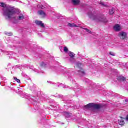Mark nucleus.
<instances>
[{"instance_id":"nucleus-28","label":"nucleus","mask_w":128,"mask_h":128,"mask_svg":"<svg viewBox=\"0 0 128 128\" xmlns=\"http://www.w3.org/2000/svg\"><path fill=\"white\" fill-rule=\"evenodd\" d=\"M125 102H128V100L127 99V100H125Z\"/></svg>"},{"instance_id":"nucleus-10","label":"nucleus","mask_w":128,"mask_h":128,"mask_svg":"<svg viewBox=\"0 0 128 128\" xmlns=\"http://www.w3.org/2000/svg\"><path fill=\"white\" fill-rule=\"evenodd\" d=\"M118 80H119L120 82H124V80H126V78H124V76H120L118 78Z\"/></svg>"},{"instance_id":"nucleus-23","label":"nucleus","mask_w":128,"mask_h":128,"mask_svg":"<svg viewBox=\"0 0 128 128\" xmlns=\"http://www.w3.org/2000/svg\"><path fill=\"white\" fill-rule=\"evenodd\" d=\"M6 34H7V36H12V33H7Z\"/></svg>"},{"instance_id":"nucleus-21","label":"nucleus","mask_w":128,"mask_h":128,"mask_svg":"<svg viewBox=\"0 0 128 128\" xmlns=\"http://www.w3.org/2000/svg\"><path fill=\"white\" fill-rule=\"evenodd\" d=\"M68 48L64 47V52H68Z\"/></svg>"},{"instance_id":"nucleus-3","label":"nucleus","mask_w":128,"mask_h":128,"mask_svg":"<svg viewBox=\"0 0 128 128\" xmlns=\"http://www.w3.org/2000/svg\"><path fill=\"white\" fill-rule=\"evenodd\" d=\"M92 108H94V110H100V106L98 104H89L84 107V110H90Z\"/></svg>"},{"instance_id":"nucleus-19","label":"nucleus","mask_w":128,"mask_h":128,"mask_svg":"<svg viewBox=\"0 0 128 128\" xmlns=\"http://www.w3.org/2000/svg\"><path fill=\"white\" fill-rule=\"evenodd\" d=\"M110 14H114V9L110 10Z\"/></svg>"},{"instance_id":"nucleus-6","label":"nucleus","mask_w":128,"mask_h":128,"mask_svg":"<svg viewBox=\"0 0 128 128\" xmlns=\"http://www.w3.org/2000/svg\"><path fill=\"white\" fill-rule=\"evenodd\" d=\"M35 24H37V26H41L42 28H44V24H43V22L42 21L36 20L35 22Z\"/></svg>"},{"instance_id":"nucleus-24","label":"nucleus","mask_w":128,"mask_h":128,"mask_svg":"<svg viewBox=\"0 0 128 128\" xmlns=\"http://www.w3.org/2000/svg\"><path fill=\"white\" fill-rule=\"evenodd\" d=\"M35 72H38V74H40V73L42 72V71H40V70H36Z\"/></svg>"},{"instance_id":"nucleus-5","label":"nucleus","mask_w":128,"mask_h":128,"mask_svg":"<svg viewBox=\"0 0 128 128\" xmlns=\"http://www.w3.org/2000/svg\"><path fill=\"white\" fill-rule=\"evenodd\" d=\"M114 28L115 32H120L122 30V26L118 24H117L114 26Z\"/></svg>"},{"instance_id":"nucleus-2","label":"nucleus","mask_w":128,"mask_h":128,"mask_svg":"<svg viewBox=\"0 0 128 128\" xmlns=\"http://www.w3.org/2000/svg\"><path fill=\"white\" fill-rule=\"evenodd\" d=\"M90 17L96 22H108V20H106L104 16H98L94 15L89 14Z\"/></svg>"},{"instance_id":"nucleus-20","label":"nucleus","mask_w":128,"mask_h":128,"mask_svg":"<svg viewBox=\"0 0 128 128\" xmlns=\"http://www.w3.org/2000/svg\"><path fill=\"white\" fill-rule=\"evenodd\" d=\"M84 30L86 32H88V34H90L91 32L90 30L88 28H84Z\"/></svg>"},{"instance_id":"nucleus-27","label":"nucleus","mask_w":128,"mask_h":128,"mask_svg":"<svg viewBox=\"0 0 128 128\" xmlns=\"http://www.w3.org/2000/svg\"><path fill=\"white\" fill-rule=\"evenodd\" d=\"M126 120L128 121V116H126Z\"/></svg>"},{"instance_id":"nucleus-16","label":"nucleus","mask_w":128,"mask_h":128,"mask_svg":"<svg viewBox=\"0 0 128 128\" xmlns=\"http://www.w3.org/2000/svg\"><path fill=\"white\" fill-rule=\"evenodd\" d=\"M14 80H16V82H18V84H20V80L18 79V78L14 77Z\"/></svg>"},{"instance_id":"nucleus-30","label":"nucleus","mask_w":128,"mask_h":128,"mask_svg":"<svg viewBox=\"0 0 128 128\" xmlns=\"http://www.w3.org/2000/svg\"><path fill=\"white\" fill-rule=\"evenodd\" d=\"M60 86H62V84H61Z\"/></svg>"},{"instance_id":"nucleus-25","label":"nucleus","mask_w":128,"mask_h":128,"mask_svg":"<svg viewBox=\"0 0 128 128\" xmlns=\"http://www.w3.org/2000/svg\"><path fill=\"white\" fill-rule=\"evenodd\" d=\"M34 99H33L34 102H38V99L34 98Z\"/></svg>"},{"instance_id":"nucleus-13","label":"nucleus","mask_w":128,"mask_h":128,"mask_svg":"<svg viewBox=\"0 0 128 128\" xmlns=\"http://www.w3.org/2000/svg\"><path fill=\"white\" fill-rule=\"evenodd\" d=\"M64 116L66 118H70V116H72V114L66 112L64 113Z\"/></svg>"},{"instance_id":"nucleus-7","label":"nucleus","mask_w":128,"mask_h":128,"mask_svg":"<svg viewBox=\"0 0 128 128\" xmlns=\"http://www.w3.org/2000/svg\"><path fill=\"white\" fill-rule=\"evenodd\" d=\"M38 14L40 16H41L42 18H46V14L44 12V11H39L38 12Z\"/></svg>"},{"instance_id":"nucleus-26","label":"nucleus","mask_w":128,"mask_h":128,"mask_svg":"<svg viewBox=\"0 0 128 128\" xmlns=\"http://www.w3.org/2000/svg\"><path fill=\"white\" fill-rule=\"evenodd\" d=\"M100 4H102V6H106V4H104V3L101 2Z\"/></svg>"},{"instance_id":"nucleus-9","label":"nucleus","mask_w":128,"mask_h":128,"mask_svg":"<svg viewBox=\"0 0 128 128\" xmlns=\"http://www.w3.org/2000/svg\"><path fill=\"white\" fill-rule=\"evenodd\" d=\"M18 20H24V16L22 14H20L18 18Z\"/></svg>"},{"instance_id":"nucleus-8","label":"nucleus","mask_w":128,"mask_h":128,"mask_svg":"<svg viewBox=\"0 0 128 128\" xmlns=\"http://www.w3.org/2000/svg\"><path fill=\"white\" fill-rule=\"evenodd\" d=\"M72 2L74 6H78L80 2V0H72Z\"/></svg>"},{"instance_id":"nucleus-14","label":"nucleus","mask_w":128,"mask_h":128,"mask_svg":"<svg viewBox=\"0 0 128 128\" xmlns=\"http://www.w3.org/2000/svg\"><path fill=\"white\" fill-rule=\"evenodd\" d=\"M40 66H41V68H46V64L44 62H42L40 64Z\"/></svg>"},{"instance_id":"nucleus-12","label":"nucleus","mask_w":128,"mask_h":128,"mask_svg":"<svg viewBox=\"0 0 128 128\" xmlns=\"http://www.w3.org/2000/svg\"><path fill=\"white\" fill-rule=\"evenodd\" d=\"M68 26H70V28H76V25L74 24V23H70L68 24Z\"/></svg>"},{"instance_id":"nucleus-1","label":"nucleus","mask_w":128,"mask_h":128,"mask_svg":"<svg viewBox=\"0 0 128 128\" xmlns=\"http://www.w3.org/2000/svg\"><path fill=\"white\" fill-rule=\"evenodd\" d=\"M0 6L4 8L2 14L6 18H12L16 14V9L14 8L11 6L6 8V5L4 3H0Z\"/></svg>"},{"instance_id":"nucleus-17","label":"nucleus","mask_w":128,"mask_h":128,"mask_svg":"<svg viewBox=\"0 0 128 128\" xmlns=\"http://www.w3.org/2000/svg\"><path fill=\"white\" fill-rule=\"evenodd\" d=\"M38 8H41L42 10H44V6L42 5H38Z\"/></svg>"},{"instance_id":"nucleus-15","label":"nucleus","mask_w":128,"mask_h":128,"mask_svg":"<svg viewBox=\"0 0 128 128\" xmlns=\"http://www.w3.org/2000/svg\"><path fill=\"white\" fill-rule=\"evenodd\" d=\"M69 56L71 58H74V54L73 52H70L69 53Z\"/></svg>"},{"instance_id":"nucleus-4","label":"nucleus","mask_w":128,"mask_h":128,"mask_svg":"<svg viewBox=\"0 0 128 128\" xmlns=\"http://www.w3.org/2000/svg\"><path fill=\"white\" fill-rule=\"evenodd\" d=\"M118 36L121 40H126L128 38V33L126 32H120L118 34Z\"/></svg>"},{"instance_id":"nucleus-29","label":"nucleus","mask_w":128,"mask_h":128,"mask_svg":"<svg viewBox=\"0 0 128 128\" xmlns=\"http://www.w3.org/2000/svg\"><path fill=\"white\" fill-rule=\"evenodd\" d=\"M77 66H80V64H77Z\"/></svg>"},{"instance_id":"nucleus-11","label":"nucleus","mask_w":128,"mask_h":128,"mask_svg":"<svg viewBox=\"0 0 128 128\" xmlns=\"http://www.w3.org/2000/svg\"><path fill=\"white\" fill-rule=\"evenodd\" d=\"M118 122L120 126H124L125 122L123 120H118Z\"/></svg>"},{"instance_id":"nucleus-22","label":"nucleus","mask_w":128,"mask_h":128,"mask_svg":"<svg viewBox=\"0 0 128 128\" xmlns=\"http://www.w3.org/2000/svg\"><path fill=\"white\" fill-rule=\"evenodd\" d=\"M110 56H116V54H114V53L112 52H110Z\"/></svg>"},{"instance_id":"nucleus-18","label":"nucleus","mask_w":128,"mask_h":128,"mask_svg":"<svg viewBox=\"0 0 128 128\" xmlns=\"http://www.w3.org/2000/svg\"><path fill=\"white\" fill-rule=\"evenodd\" d=\"M79 73L80 74H82V76H84V74H86L82 70L80 71Z\"/></svg>"}]
</instances>
